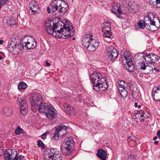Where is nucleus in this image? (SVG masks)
Returning a JSON list of instances; mask_svg holds the SVG:
<instances>
[{
    "label": "nucleus",
    "instance_id": "obj_1",
    "mask_svg": "<svg viewBox=\"0 0 160 160\" xmlns=\"http://www.w3.org/2000/svg\"><path fill=\"white\" fill-rule=\"evenodd\" d=\"M63 24V28H55L54 27L46 28L47 32L54 37L59 38L66 39L72 36L74 33V30L72 24L66 19L62 21Z\"/></svg>",
    "mask_w": 160,
    "mask_h": 160
},
{
    "label": "nucleus",
    "instance_id": "obj_2",
    "mask_svg": "<svg viewBox=\"0 0 160 160\" xmlns=\"http://www.w3.org/2000/svg\"><path fill=\"white\" fill-rule=\"evenodd\" d=\"M82 43L83 46L89 51L93 52L98 47L99 42L96 34L88 33L82 38Z\"/></svg>",
    "mask_w": 160,
    "mask_h": 160
},
{
    "label": "nucleus",
    "instance_id": "obj_3",
    "mask_svg": "<svg viewBox=\"0 0 160 160\" xmlns=\"http://www.w3.org/2000/svg\"><path fill=\"white\" fill-rule=\"evenodd\" d=\"M144 18L145 20L141 21L138 23L140 28L143 29L145 27V22L148 21L150 22V24L154 27L158 29L160 27V22L156 15L152 12H149L147 16H145Z\"/></svg>",
    "mask_w": 160,
    "mask_h": 160
},
{
    "label": "nucleus",
    "instance_id": "obj_4",
    "mask_svg": "<svg viewBox=\"0 0 160 160\" xmlns=\"http://www.w3.org/2000/svg\"><path fill=\"white\" fill-rule=\"evenodd\" d=\"M42 96L39 93L34 92L31 95V109L34 112H35L38 109L39 111L40 108L46 104L42 102Z\"/></svg>",
    "mask_w": 160,
    "mask_h": 160
},
{
    "label": "nucleus",
    "instance_id": "obj_5",
    "mask_svg": "<svg viewBox=\"0 0 160 160\" xmlns=\"http://www.w3.org/2000/svg\"><path fill=\"white\" fill-rule=\"evenodd\" d=\"M50 6L52 11H56L61 15H63L67 11L68 4L64 1L54 0L51 3Z\"/></svg>",
    "mask_w": 160,
    "mask_h": 160
},
{
    "label": "nucleus",
    "instance_id": "obj_6",
    "mask_svg": "<svg viewBox=\"0 0 160 160\" xmlns=\"http://www.w3.org/2000/svg\"><path fill=\"white\" fill-rule=\"evenodd\" d=\"M18 39L14 38H12L9 41L8 47V50L14 54H17L22 51L24 48V45L22 43L17 42Z\"/></svg>",
    "mask_w": 160,
    "mask_h": 160
},
{
    "label": "nucleus",
    "instance_id": "obj_7",
    "mask_svg": "<svg viewBox=\"0 0 160 160\" xmlns=\"http://www.w3.org/2000/svg\"><path fill=\"white\" fill-rule=\"evenodd\" d=\"M54 111L55 108L51 104L46 103L40 108L39 111L45 114L47 118L51 120L55 118L56 116V113Z\"/></svg>",
    "mask_w": 160,
    "mask_h": 160
},
{
    "label": "nucleus",
    "instance_id": "obj_8",
    "mask_svg": "<svg viewBox=\"0 0 160 160\" xmlns=\"http://www.w3.org/2000/svg\"><path fill=\"white\" fill-rule=\"evenodd\" d=\"M61 155L58 149L52 148L44 152V157L46 160H62Z\"/></svg>",
    "mask_w": 160,
    "mask_h": 160
},
{
    "label": "nucleus",
    "instance_id": "obj_9",
    "mask_svg": "<svg viewBox=\"0 0 160 160\" xmlns=\"http://www.w3.org/2000/svg\"><path fill=\"white\" fill-rule=\"evenodd\" d=\"M138 56L141 59H143L145 60L144 63H146V64H148V63L151 64H154L158 61L160 58L159 56L152 53L144 54L140 53ZM142 61L144 62L143 60H142Z\"/></svg>",
    "mask_w": 160,
    "mask_h": 160
},
{
    "label": "nucleus",
    "instance_id": "obj_10",
    "mask_svg": "<svg viewBox=\"0 0 160 160\" xmlns=\"http://www.w3.org/2000/svg\"><path fill=\"white\" fill-rule=\"evenodd\" d=\"M138 56L141 59H143L145 60L144 63H146V64H148V63L151 64H154L158 61L160 58L159 56L152 53L144 54L140 53ZM142 61L144 62L143 60H142Z\"/></svg>",
    "mask_w": 160,
    "mask_h": 160
},
{
    "label": "nucleus",
    "instance_id": "obj_11",
    "mask_svg": "<svg viewBox=\"0 0 160 160\" xmlns=\"http://www.w3.org/2000/svg\"><path fill=\"white\" fill-rule=\"evenodd\" d=\"M5 160H25V157L19 155L17 152L13 149L7 150L5 152Z\"/></svg>",
    "mask_w": 160,
    "mask_h": 160
},
{
    "label": "nucleus",
    "instance_id": "obj_12",
    "mask_svg": "<svg viewBox=\"0 0 160 160\" xmlns=\"http://www.w3.org/2000/svg\"><path fill=\"white\" fill-rule=\"evenodd\" d=\"M95 83L93 84V89L96 91H106L108 88V83L106 81L105 78L101 77Z\"/></svg>",
    "mask_w": 160,
    "mask_h": 160
},
{
    "label": "nucleus",
    "instance_id": "obj_13",
    "mask_svg": "<svg viewBox=\"0 0 160 160\" xmlns=\"http://www.w3.org/2000/svg\"><path fill=\"white\" fill-rule=\"evenodd\" d=\"M111 23L108 21H106L102 24V32H103V36L104 37L110 38H112V32H111Z\"/></svg>",
    "mask_w": 160,
    "mask_h": 160
},
{
    "label": "nucleus",
    "instance_id": "obj_14",
    "mask_svg": "<svg viewBox=\"0 0 160 160\" xmlns=\"http://www.w3.org/2000/svg\"><path fill=\"white\" fill-rule=\"evenodd\" d=\"M24 45L27 49H31L34 48L36 46V42L34 39L30 36L25 37H24Z\"/></svg>",
    "mask_w": 160,
    "mask_h": 160
},
{
    "label": "nucleus",
    "instance_id": "obj_15",
    "mask_svg": "<svg viewBox=\"0 0 160 160\" xmlns=\"http://www.w3.org/2000/svg\"><path fill=\"white\" fill-rule=\"evenodd\" d=\"M68 127L63 125H60L56 128L55 132L53 137L55 139H58L59 136H62L67 132Z\"/></svg>",
    "mask_w": 160,
    "mask_h": 160
},
{
    "label": "nucleus",
    "instance_id": "obj_16",
    "mask_svg": "<svg viewBox=\"0 0 160 160\" xmlns=\"http://www.w3.org/2000/svg\"><path fill=\"white\" fill-rule=\"evenodd\" d=\"M74 142L72 137H70L66 138L63 146L66 154H69L71 152L72 150L71 147Z\"/></svg>",
    "mask_w": 160,
    "mask_h": 160
},
{
    "label": "nucleus",
    "instance_id": "obj_17",
    "mask_svg": "<svg viewBox=\"0 0 160 160\" xmlns=\"http://www.w3.org/2000/svg\"><path fill=\"white\" fill-rule=\"evenodd\" d=\"M139 64L140 69L145 70V73L147 74L152 73H155L157 72H158V70L157 68H153L151 67V66H148V65H146L145 63L141 62L139 63Z\"/></svg>",
    "mask_w": 160,
    "mask_h": 160
},
{
    "label": "nucleus",
    "instance_id": "obj_18",
    "mask_svg": "<svg viewBox=\"0 0 160 160\" xmlns=\"http://www.w3.org/2000/svg\"><path fill=\"white\" fill-rule=\"evenodd\" d=\"M29 8L28 11L32 15L35 14L39 11L40 8L39 5L37 2L34 1H32L29 3Z\"/></svg>",
    "mask_w": 160,
    "mask_h": 160
},
{
    "label": "nucleus",
    "instance_id": "obj_19",
    "mask_svg": "<svg viewBox=\"0 0 160 160\" xmlns=\"http://www.w3.org/2000/svg\"><path fill=\"white\" fill-rule=\"evenodd\" d=\"M18 105L20 106V112L23 115H26L27 111V105L26 101L21 98H18L17 99Z\"/></svg>",
    "mask_w": 160,
    "mask_h": 160
},
{
    "label": "nucleus",
    "instance_id": "obj_20",
    "mask_svg": "<svg viewBox=\"0 0 160 160\" xmlns=\"http://www.w3.org/2000/svg\"><path fill=\"white\" fill-rule=\"evenodd\" d=\"M59 21L57 23H54L53 21L51 20H46L45 21V26L46 28L51 27H54L55 28H59L61 27L60 25L61 23H62V22Z\"/></svg>",
    "mask_w": 160,
    "mask_h": 160
},
{
    "label": "nucleus",
    "instance_id": "obj_21",
    "mask_svg": "<svg viewBox=\"0 0 160 160\" xmlns=\"http://www.w3.org/2000/svg\"><path fill=\"white\" fill-rule=\"evenodd\" d=\"M101 76L102 75L100 73L97 72H94L90 75L91 82L93 83V86L94 84L95 83V82H97V81L99 80L98 79L101 78Z\"/></svg>",
    "mask_w": 160,
    "mask_h": 160
},
{
    "label": "nucleus",
    "instance_id": "obj_22",
    "mask_svg": "<svg viewBox=\"0 0 160 160\" xmlns=\"http://www.w3.org/2000/svg\"><path fill=\"white\" fill-rule=\"evenodd\" d=\"M122 57L124 58L126 63L132 62L133 59V56L130 53H127L122 55Z\"/></svg>",
    "mask_w": 160,
    "mask_h": 160
},
{
    "label": "nucleus",
    "instance_id": "obj_23",
    "mask_svg": "<svg viewBox=\"0 0 160 160\" xmlns=\"http://www.w3.org/2000/svg\"><path fill=\"white\" fill-rule=\"evenodd\" d=\"M112 12L116 15L118 14L117 16L119 18H120L119 17V14L122 13V12L119 6L116 5L113 6L112 9Z\"/></svg>",
    "mask_w": 160,
    "mask_h": 160
},
{
    "label": "nucleus",
    "instance_id": "obj_24",
    "mask_svg": "<svg viewBox=\"0 0 160 160\" xmlns=\"http://www.w3.org/2000/svg\"><path fill=\"white\" fill-rule=\"evenodd\" d=\"M97 154L98 157L102 160H105L106 159V152L103 149L98 150Z\"/></svg>",
    "mask_w": 160,
    "mask_h": 160
},
{
    "label": "nucleus",
    "instance_id": "obj_25",
    "mask_svg": "<svg viewBox=\"0 0 160 160\" xmlns=\"http://www.w3.org/2000/svg\"><path fill=\"white\" fill-rule=\"evenodd\" d=\"M118 53L117 50H114L112 52L107 54V55L109 59L112 60H114V59L118 58Z\"/></svg>",
    "mask_w": 160,
    "mask_h": 160
},
{
    "label": "nucleus",
    "instance_id": "obj_26",
    "mask_svg": "<svg viewBox=\"0 0 160 160\" xmlns=\"http://www.w3.org/2000/svg\"><path fill=\"white\" fill-rule=\"evenodd\" d=\"M4 114L8 117L11 116L12 114V109L10 107L6 106L3 109Z\"/></svg>",
    "mask_w": 160,
    "mask_h": 160
},
{
    "label": "nucleus",
    "instance_id": "obj_27",
    "mask_svg": "<svg viewBox=\"0 0 160 160\" xmlns=\"http://www.w3.org/2000/svg\"><path fill=\"white\" fill-rule=\"evenodd\" d=\"M118 89L120 88H127V84L126 81L123 80H121L118 82Z\"/></svg>",
    "mask_w": 160,
    "mask_h": 160
},
{
    "label": "nucleus",
    "instance_id": "obj_28",
    "mask_svg": "<svg viewBox=\"0 0 160 160\" xmlns=\"http://www.w3.org/2000/svg\"><path fill=\"white\" fill-rule=\"evenodd\" d=\"M160 92H158L157 90L154 92V93L152 92V97L155 101H160Z\"/></svg>",
    "mask_w": 160,
    "mask_h": 160
},
{
    "label": "nucleus",
    "instance_id": "obj_29",
    "mask_svg": "<svg viewBox=\"0 0 160 160\" xmlns=\"http://www.w3.org/2000/svg\"><path fill=\"white\" fill-rule=\"evenodd\" d=\"M127 88H120L118 89L119 92L121 96L123 97H125L128 96V93L127 90Z\"/></svg>",
    "mask_w": 160,
    "mask_h": 160
},
{
    "label": "nucleus",
    "instance_id": "obj_30",
    "mask_svg": "<svg viewBox=\"0 0 160 160\" xmlns=\"http://www.w3.org/2000/svg\"><path fill=\"white\" fill-rule=\"evenodd\" d=\"M150 3L157 8H160V0H150Z\"/></svg>",
    "mask_w": 160,
    "mask_h": 160
},
{
    "label": "nucleus",
    "instance_id": "obj_31",
    "mask_svg": "<svg viewBox=\"0 0 160 160\" xmlns=\"http://www.w3.org/2000/svg\"><path fill=\"white\" fill-rule=\"evenodd\" d=\"M125 67L126 69L129 72H132L134 71V66L132 62L126 63Z\"/></svg>",
    "mask_w": 160,
    "mask_h": 160
},
{
    "label": "nucleus",
    "instance_id": "obj_32",
    "mask_svg": "<svg viewBox=\"0 0 160 160\" xmlns=\"http://www.w3.org/2000/svg\"><path fill=\"white\" fill-rule=\"evenodd\" d=\"M63 106L67 112H68L71 110L72 111L74 109L69 104L67 103H64Z\"/></svg>",
    "mask_w": 160,
    "mask_h": 160
},
{
    "label": "nucleus",
    "instance_id": "obj_33",
    "mask_svg": "<svg viewBox=\"0 0 160 160\" xmlns=\"http://www.w3.org/2000/svg\"><path fill=\"white\" fill-rule=\"evenodd\" d=\"M27 87V85L23 82L19 83L18 86V89L19 90L26 89Z\"/></svg>",
    "mask_w": 160,
    "mask_h": 160
},
{
    "label": "nucleus",
    "instance_id": "obj_34",
    "mask_svg": "<svg viewBox=\"0 0 160 160\" xmlns=\"http://www.w3.org/2000/svg\"><path fill=\"white\" fill-rule=\"evenodd\" d=\"M114 50H116V49L112 46L111 45H108L107 46L106 48V51L107 54L109 52H112Z\"/></svg>",
    "mask_w": 160,
    "mask_h": 160
},
{
    "label": "nucleus",
    "instance_id": "obj_35",
    "mask_svg": "<svg viewBox=\"0 0 160 160\" xmlns=\"http://www.w3.org/2000/svg\"><path fill=\"white\" fill-rule=\"evenodd\" d=\"M7 23L8 25L10 26H12L15 24L16 22L15 21L11 18H10L7 20Z\"/></svg>",
    "mask_w": 160,
    "mask_h": 160
},
{
    "label": "nucleus",
    "instance_id": "obj_36",
    "mask_svg": "<svg viewBox=\"0 0 160 160\" xmlns=\"http://www.w3.org/2000/svg\"><path fill=\"white\" fill-rule=\"evenodd\" d=\"M23 130L22 129L20 128L19 127H18L15 130V133L17 135H19L23 133Z\"/></svg>",
    "mask_w": 160,
    "mask_h": 160
},
{
    "label": "nucleus",
    "instance_id": "obj_37",
    "mask_svg": "<svg viewBox=\"0 0 160 160\" xmlns=\"http://www.w3.org/2000/svg\"><path fill=\"white\" fill-rule=\"evenodd\" d=\"M38 146L41 147L42 148H45L44 144L40 140H39L38 141Z\"/></svg>",
    "mask_w": 160,
    "mask_h": 160
},
{
    "label": "nucleus",
    "instance_id": "obj_38",
    "mask_svg": "<svg viewBox=\"0 0 160 160\" xmlns=\"http://www.w3.org/2000/svg\"><path fill=\"white\" fill-rule=\"evenodd\" d=\"M145 27L150 31H154L155 30L154 29L151 28V27L146 22L145 23Z\"/></svg>",
    "mask_w": 160,
    "mask_h": 160
},
{
    "label": "nucleus",
    "instance_id": "obj_39",
    "mask_svg": "<svg viewBox=\"0 0 160 160\" xmlns=\"http://www.w3.org/2000/svg\"><path fill=\"white\" fill-rule=\"evenodd\" d=\"M148 113L147 112H143L142 114L140 115L141 117H143L145 118H147L149 117L147 115Z\"/></svg>",
    "mask_w": 160,
    "mask_h": 160
},
{
    "label": "nucleus",
    "instance_id": "obj_40",
    "mask_svg": "<svg viewBox=\"0 0 160 160\" xmlns=\"http://www.w3.org/2000/svg\"><path fill=\"white\" fill-rule=\"evenodd\" d=\"M136 139V137L134 136L133 135H131L128 138L127 140L128 141H129V139L132 140H135Z\"/></svg>",
    "mask_w": 160,
    "mask_h": 160
},
{
    "label": "nucleus",
    "instance_id": "obj_41",
    "mask_svg": "<svg viewBox=\"0 0 160 160\" xmlns=\"http://www.w3.org/2000/svg\"><path fill=\"white\" fill-rule=\"evenodd\" d=\"M8 0H0V5L1 7L5 4Z\"/></svg>",
    "mask_w": 160,
    "mask_h": 160
},
{
    "label": "nucleus",
    "instance_id": "obj_42",
    "mask_svg": "<svg viewBox=\"0 0 160 160\" xmlns=\"http://www.w3.org/2000/svg\"><path fill=\"white\" fill-rule=\"evenodd\" d=\"M131 94L133 98L136 97L138 95V93L137 92H136L135 91L132 92Z\"/></svg>",
    "mask_w": 160,
    "mask_h": 160
},
{
    "label": "nucleus",
    "instance_id": "obj_43",
    "mask_svg": "<svg viewBox=\"0 0 160 160\" xmlns=\"http://www.w3.org/2000/svg\"><path fill=\"white\" fill-rule=\"evenodd\" d=\"M130 4H131V6H130L131 9L135 10V3L133 2L132 3H131Z\"/></svg>",
    "mask_w": 160,
    "mask_h": 160
},
{
    "label": "nucleus",
    "instance_id": "obj_44",
    "mask_svg": "<svg viewBox=\"0 0 160 160\" xmlns=\"http://www.w3.org/2000/svg\"><path fill=\"white\" fill-rule=\"evenodd\" d=\"M128 160H134V156L132 155H131L129 156Z\"/></svg>",
    "mask_w": 160,
    "mask_h": 160
},
{
    "label": "nucleus",
    "instance_id": "obj_45",
    "mask_svg": "<svg viewBox=\"0 0 160 160\" xmlns=\"http://www.w3.org/2000/svg\"><path fill=\"white\" fill-rule=\"evenodd\" d=\"M76 100L77 102H81L80 98L78 96H77L76 98Z\"/></svg>",
    "mask_w": 160,
    "mask_h": 160
},
{
    "label": "nucleus",
    "instance_id": "obj_46",
    "mask_svg": "<svg viewBox=\"0 0 160 160\" xmlns=\"http://www.w3.org/2000/svg\"><path fill=\"white\" fill-rule=\"evenodd\" d=\"M157 136L159 137V138L160 139V130H159L158 131V132H157Z\"/></svg>",
    "mask_w": 160,
    "mask_h": 160
},
{
    "label": "nucleus",
    "instance_id": "obj_47",
    "mask_svg": "<svg viewBox=\"0 0 160 160\" xmlns=\"http://www.w3.org/2000/svg\"><path fill=\"white\" fill-rule=\"evenodd\" d=\"M46 137V135L45 134H44V133H43L41 136V138L42 139H43L45 138Z\"/></svg>",
    "mask_w": 160,
    "mask_h": 160
},
{
    "label": "nucleus",
    "instance_id": "obj_48",
    "mask_svg": "<svg viewBox=\"0 0 160 160\" xmlns=\"http://www.w3.org/2000/svg\"><path fill=\"white\" fill-rule=\"evenodd\" d=\"M46 65L47 67H49L50 66V64L48 62V61H46L45 62Z\"/></svg>",
    "mask_w": 160,
    "mask_h": 160
},
{
    "label": "nucleus",
    "instance_id": "obj_49",
    "mask_svg": "<svg viewBox=\"0 0 160 160\" xmlns=\"http://www.w3.org/2000/svg\"><path fill=\"white\" fill-rule=\"evenodd\" d=\"M50 8L49 7H48L47 8V11L48 13H51Z\"/></svg>",
    "mask_w": 160,
    "mask_h": 160
},
{
    "label": "nucleus",
    "instance_id": "obj_50",
    "mask_svg": "<svg viewBox=\"0 0 160 160\" xmlns=\"http://www.w3.org/2000/svg\"><path fill=\"white\" fill-rule=\"evenodd\" d=\"M49 133H50V132L49 131H47L44 133V134H45L46 135V136H47V135L48 134H49Z\"/></svg>",
    "mask_w": 160,
    "mask_h": 160
},
{
    "label": "nucleus",
    "instance_id": "obj_51",
    "mask_svg": "<svg viewBox=\"0 0 160 160\" xmlns=\"http://www.w3.org/2000/svg\"><path fill=\"white\" fill-rule=\"evenodd\" d=\"M154 143L155 144L157 145L158 144V142L157 141H155L154 142Z\"/></svg>",
    "mask_w": 160,
    "mask_h": 160
},
{
    "label": "nucleus",
    "instance_id": "obj_52",
    "mask_svg": "<svg viewBox=\"0 0 160 160\" xmlns=\"http://www.w3.org/2000/svg\"><path fill=\"white\" fill-rule=\"evenodd\" d=\"M138 103L137 102H135V107H137L138 106Z\"/></svg>",
    "mask_w": 160,
    "mask_h": 160
},
{
    "label": "nucleus",
    "instance_id": "obj_53",
    "mask_svg": "<svg viewBox=\"0 0 160 160\" xmlns=\"http://www.w3.org/2000/svg\"><path fill=\"white\" fill-rule=\"evenodd\" d=\"M157 137H154L153 138V140L155 141L157 139Z\"/></svg>",
    "mask_w": 160,
    "mask_h": 160
},
{
    "label": "nucleus",
    "instance_id": "obj_54",
    "mask_svg": "<svg viewBox=\"0 0 160 160\" xmlns=\"http://www.w3.org/2000/svg\"><path fill=\"white\" fill-rule=\"evenodd\" d=\"M3 42V41L1 40L0 39V44H2V42Z\"/></svg>",
    "mask_w": 160,
    "mask_h": 160
},
{
    "label": "nucleus",
    "instance_id": "obj_55",
    "mask_svg": "<svg viewBox=\"0 0 160 160\" xmlns=\"http://www.w3.org/2000/svg\"><path fill=\"white\" fill-rule=\"evenodd\" d=\"M157 91L158 92H160V90H159V89H158V88H157Z\"/></svg>",
    "mask_w": 160,
    "mask_h": 160
},
{
    "label": "nucleus",
    "instance_id": "obj_56",
    "mask_svg": "<svg viewBox=\"0 0 160 160\" xmlns=\"http://www.w3.org/2000/svg\"><path fill=\"white\" fill-rule=\"evenodd\" d=\"M2 57L0 56V60H2Z\"/></svg>",
    "mask_w": 160,
    "mask_h": 160
},
{
    "label": "nucleus",
    "instance_id": "obj_57",
    "mask_svg": "<svg viewBox=\"0 0 160 160\" xmlns=\"http://www.w3.org/2000/svg\"><path fill=\"white\" fill-rule=\"evenodd\" d=\"M138 108H141V106L140 105H138Z\"/></svg>",
    "mask_w": 160,
    "mask_h": 160
},
{
    "label": "nucleus",
    "instance_id": "obj_58",
    "mask_svg": "<svg viewBox=\"0 0 160 160\" xmlns=\"http://www.w3.org/2000/svg\"><path fill=\"white\" fill-rule=\"evenodd\" d=\"M18 1H21L22 2H24L25 0H18Z\"/></svg>",
    "mask_w": 160,
    "mask_h": 160
},
{
    "label": "nucleus",
    "instance_id": "obj_59",
    "mask_svg": "<svg viewBox=\"0 0 160 160\" xmlns=\"http://www.w3.org/2000/svg\"><path fill=\"white\" fill-rule=\"evenodd\" d=\"M74 39H75V38H73V40H74Z\"/></svg>",
    "mask_w": 160,
    "mask_h": 160
},
{
    "label": "nucleus",
    "instance_id": "obj_60",
    "mask_svg": "<svg viewBox=\"0 0 160 160\" xmlns=\"http://www.w3.org/2000/svg\"><path fill=\"white\" fill-rule=\"evenodd\" d=\"M136 8H137V6H136Z\"/></svg>",
    "mask_w": 160,
    "mask_h": 160
}]
</instances>
